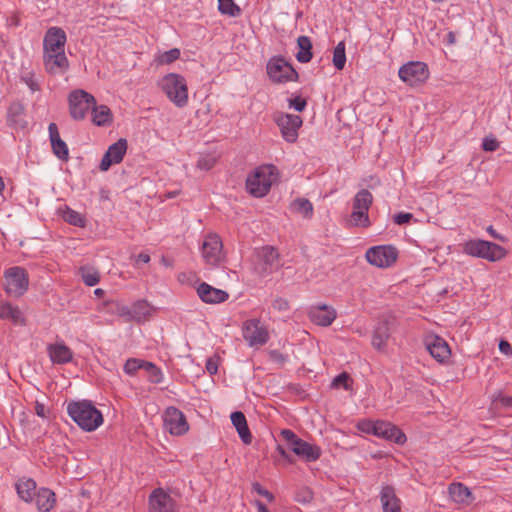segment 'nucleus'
Segmentation results:
<instances>
[{
	"instance_id": "1",
	"label": "nucleus",
	"mask_w": 512,
	"mask_h": 512,
	"mask_svg": "<svg viewBox=\"0 0 512 512\" xmlns=\"http://www.w3.org/2000/svg\"><path fill=\"white\" fill-rule=\"evenodd\" d=\"M67 35L60 27H50L43 38V64L47 73L61 75L68 71L69 60L65 53Z\"/></svg>"
},
{
	"instance_id": "2",
	"label": "nucleus",
	"mask_w": 512,
	"mask_h": 512,
	"mask_svg": "<svg viewBox=\"0 0 512 512\" xmlns=\"http://www.w3.org/2000/svg\"><path fill=\"white\" fill-rule=\"evenodd\" d=\"M279 180V171L272 164H265L255 168L246 179L247 192L256 198L266 196L271 187Z\"/></svg>"
},
{
	"instance_id": "3",
	"label": "nucleus",
	"mask_w": 512,
	"mask_h": 512,
	"mask_svg": "<svg viewBox=\"0 0 512 512\" xmlns=\"http://www.w3.org/2000/svg\"><path fill=\"white\" fill-rule=\"evenodd\" d=\"M67 412L73 421L87 432L95 431L104 421L102 413L87 400L70 402Z\"/></svg>"
},
{
	"instance_id": "4",
	"label": "nucleus",
	"mask_w": 512,
	"mask_h": 512,
	"mask_svg": "<svg viewBox=\"0 0 512 512\" xmlns=\"http://www.w3.org/2000/svg\"><path fill=\"white\" fill-rule=\"evenodd\" d=\"M158 87L176 107L183 108L188 103L186 79L177 73H168L158 81Z\"/></svg>"
},
{
	"instance_id": "5",
	"label": "nucleus",
	"mask_w": 512,
	"mask_h": 512,
	"mask_svg": "<svg viewBox=\"0 0 512 512\" xmlns=\"http://www.w3.org/2000/svg\"><path fill=\"white\" fill-rule=\"evenodd\" d=\"M463 251L467 255L483 258L490 262L499 261L503 259L507 254L506 249L502 246L493 242L479 239L470 240L464 243Z\"/></svg>"
},
{
	"instance_id": "6",
	"label": "nucleus",
	"mask_w": 512,
	"mask_h": 512,
	"mask_svg": "<svg viewBox=\"0 0 512 512\" xmlns=\"http://www.w3.org/2000/svg\"><path fill=\"white\" fill-rule=\"evenodd\" d=\"M280 434L291 450L301 459L307 462H314L320 458L322 451L318 445L302 440L289 429H283Z\"/></svg>"
},
{
	"instance_id": "7",
	"label": "nucleus",
	"mask_w": 512,
	"mask_h": 512,
	"mask_svg": "<svg viewBox=\"0 0 512 512\" xmlns=\"http://www.w3.org/2000/svg\"><path fill=\"white\" fill-rule=\"evenodd\" d=\"M29 287L27 271L20 266H14L4 271V290L12 297L22 296Z\"/></svg>"
},
{
	"instance_id": "8",
	"label": "nucleus",
	"mask_w": 512,
	"mask_h": 512,
	"mask_svg": "<svg viewBox=\"0 0 512 512\" xmlns=\"http://www.w3.org/2000/svg\"><path fill=\"white\" fill-rule=\"evenodd\" d=\"M373 202L372 194L363 189L359 191L353 199V209L349 219V223L352 226L357 227H368L370 226V220L368 211Z\"/></svg>"
},
{
	"instance_id": "9",
	"label": "nucleus",
	"mask_w": 512,
	"mask_h": 512,
	"mask_svg": "<svg viewBox=\"0 0 512 512\" xmlns=\"http://www.w3.org/2000/svg\"><path fill=\"white\" fill-rule=\"evenodd\" d=\"M200 252L206 265L216 267L224 260L223 243L216 233H208L204 236L200 246Z\"/></svg>"
},
{
	"instance_id": "10",
	"label": "nucleus",
	"mask_w": 512,
	"mask_h": 512,
	"mask_svg": "<svg viewBox=\"0 0 512 512\" xmlns=\"http://www.w3.org/2000/svg\"><path fill=\"white\" fill-rule=\"evenodd\" d=\"M279 254L270 246L258 249L254 256L253 269L259 277H266L279 268Z\"/></svg>"
},
{
	"instance_id": "11",
	"label": "nucleus",
	"mask_w": 512,
	"mask_h": 512,
	"mask_svg": "<svg viewBox=\"0 0 512 512\" xmlns=\"http://www.w3.org/2000/svg\"><path fill=\"white\" fill-rule=\"evenodd\" d=\"M267 75L274 83L296 81L298 73L293 66L281 56H274L267 62Z\"/></svg>"
},
{
	"instance_id": "12",
	"label": "nucleus",
	"mask_w": 512,
	"mask_h": 512,
	"mask_svg": "<svg viewBox=\"0 0 512 512\" xmlns=\"http://www.w3.org/2000/svg\"><path fill=\"white\" fill-rule=\"evenodd\" d=\"M69 112L74 120H83L96 104L95 97L82 89L72 91L68 96Z\"/></svg>"
},
{
	"instance_id": "13",
	"label": "nucleus",
	"mask_w": 512,
	"mask_h": 512,
	"mask_svg": "<svg viewBox=\"0 0 512 512\" xmlns=\"http://www.w3.org/2000/svg\"><path fill=\"white\" fill-rule=\"evenodd\" d=\"M430 72L426 63L411 61L402 65L398 71L399 78L411 87L423 85L429 78Z\"/></svg>"
},
{
	"instance_id": "14",
	"label": "nucleus",
	"mask_w": 512,
	"mask_h": 512,
	"mask_svg": "<svg viewBox=\"0 0 512 512\" xmlns=\"http://www.w3.org/2000/svg\"><path fill=\"white\" fill-rule=\"evenodd\" d=\"M242 336L247 344L252 348H258L265 345L269 340V331L262 324L260 319L252 318L243 322Z\"/></svg>"
},
{
	"instance_id": "15",
	"label": "nucleus",
	"mask_w": 512,
	"mask_h": 512,
	"mask_svg": "<svg viewBox=\"0 0 512 512\" xmlns=\"http://www.w3.org/2000/svg\"><path fill=\"white\" fill-rule=\"evenodd\" d=\"M365 258L372 266L389 268L396 263L398 250L392 245H377L366 251Z\"/></svg>"
},
{
	"instance_id": "16",
	"label": "nucleus",
	"mask_w": 512,
	"mask_h": 512,
	"mask_svg": "<svg viewBox=\"0 0 512 512\" xmlns=\"http://www.w3.org/2000/svg\"><path fill=\"white\" fill-rule=\"evenodd\" d=\"M274 121L280 129L283 139L294 143L298 139V130L302 126V118L298 115L277 112L274 114Z\"/></svg>"
},
{
	"instance_id": "17",
	"label": "nucleus",
	"mask_w": 512,
	"mask_h": 512,
	"mask_svg": "<svg viewBox=\"0 0 512 512\" xmlns=\"http://www.w3.org/2000/svg\"><path fill=\"white\" fill-rule=\"evenodd\" d=\"M164 427L171 434L180 436L189 430V425L185 415L179 409L168 407L163 415Z\"/></svg>"
},
{
	"instance_id": "18",
	"label": "nucleus",
	"mask_w": 512,
	"mask_h": 512,
	"mask_svg": "<svg viewBox=\"0 0 512 512\" xmlns=\"http://www.w3.org/2000/svg\"><path fill=\"white\" fill-rule=\"evenodd\" d=\"M178 507L171 495L157 488L149 496V512H177Z\"/></svg>"
},
{
	"instance_id": "19",
	"label": "nucleus",
	"mask_w": 512,
	"mask_h": 512,
	"mask_svg": "<svg viewBox=\"0 0 512 512\" xmlns=\"http://www.w3.org/2000/svg\"><path fill=\"white\" fill-rule=\"evenodd\" d=\"M128 148L127 140L124 138L119 139L117 142L110 145L102 157L99 169L103 172L108 171L112 165L122 162Z\"/></svg>"
},
{
	"instance_id": "20",
	"label": "nucleus",
	"mask_w": 512,
	"mask_h": 512,
	"mask_svg": "<svg viewBox=\"0 0 512 512\" xmlns=\"http://www.w3.org/2000/svg\"><path fill=\"white\" fill-rule=\"evenodd\" d=\"M307 314L314 324L322 327L330 326L337 318V311L335 308L326 304L310 306Z\"/></svg>"
},
{
	"instance_id": "21",
	"label": "nucleus",
	"mask_w": 512,
	"mask_h": 512,
	"mask_svg": "<svg viewBox=\"0 0 512 512\" xmlns=\"http://www.w3.org/2000/svg\"><path fill=\"white\" fill-rule=\"evenodd\" d=\"M426 348L430 355L439 363H446L450 356L451 350L448 343L437 335L428 336L425 340Z\"/></svg>"
},
{
	"instance_id": "22",
	"label": "nucleus",
	"mask_w": 512,
	"mask_h": 512,
	"mask_svg": "<svg viewBox=\"0 0 512 512\" xmlns=\"http://www.w3.org/2000/svg\"><path fill=\"white\" fill-rule=\"evenodd\" d=\"M155 312L154 307L145 300L136 301L131 307H122L121 315L131 320L143 322L150 319Z\"/></svg>"
},
{
	"instance_id": "23",
	"label": "nucleus",
	"mask_w": 512,
	"mask_h": 512,
	"mask_svg": "<svg viewBox=\"0 0 512 512\" xmlns=\"http://www.w3.org/2000/svg\"><path fill=\"white\" fill-rule=\"evenodd\" d=\"M196 292L201 301L207 304H220L229 298L225 290L215 288L206 282L200 283Z\"/></svg>"
},
{
	"instance_id": "24",
	"label": "nucleus",
	"mask_w": 512,
	"mask_h": 512,
	"mask_svg": "<svg viewBox=\"0 0 512 512\" xmlns=\"http://www.w3.org/2000/svg\"><path fill=\"white\" fill-rule=\"evenodd\" d=\"M374 436L402 445L406 442L405 434L390 422L377 420Z\"/></svg>"
},
{
	"instance_id": "25",
	"label": "nucleus",
	"mask_w": 512,
	"mask_h": 512,
	"mask_svg": "<svg viewBox=\"0 0 512 512\" xmlns=\"http://www.w3.org/2000/svg\"><path fill=\"white\" fill-rule=\"evenodd\" d=\"M447 490L450 501L458 506H469L475 499L471 490L461 482L450 483Z\"/></svg>"
},
{
	"instance_id": "26",
	"label": "nucleus",
	"mask_w": 512,
	"mask_h": 512,
	"mask_svg": "<svg viewBox=\"0 0 512 512\" xmlns=\"http://www.w3.org/2000/svg\"><path fill=\"white\" fill-rule=\"evenodd\" d=\"M47 353L53 364L63 365L73 360V351L63 341L49 344Z\"/></svg>"
},
{
	"instance_id": "27",
	"label": "nucleus",
	"mask_w": 512,
	"mask_h": 512,
	"mask_svg": "<svg viewBox=\"0 0 512 512\" xmlns=\"http://www.w3.org/2000/svg\"><path fill=\"white\" fill-rule=\"evenodd\" d=\"M48 131L54 155L60 160L67 161L69 159V149L65 141L61 139L57 125L50 123Z\"/></svg>"
},
{
	"instance_id": "28",
	"label": "nucleus",
	"mask_w": 512,
	"mask_h": 512,
	"mask_svg": "<svg viewBox=\"0 0 512 512\" xmlns=\"http://www.w3.org/2000/svg\"><path fill=\"white\" fill-rule=\"evenodd\" d=\"M383 512H401V501L392 486H383L380 492Z\"/></svg>"
},
{
	"instance_id": "29",
	"label": "nucleus",
	"mask_w": 512,
	"mask_h": 512,
	"mask_svg": "<svg viewBox=\"0 0 512 512\" xmlns=\"http://www.w3.org/2000/svg\"><path fill=\"white\" fill-rule=\"evenodd\" d=\"M230 418L242 442L244 444H250L252 442V435L247 425L245 415L240 411H236L231 414Z\"/></svg>"
},
{
	"instance_id": "30",
	"label": "nucleus",
	"mask_w": 512,
	"mask_h": 512,
	"mask_svg": "<svg viewBox=\"0 0 512 512\" xmlns=\"http://www.w3.org/2000/svg\"><path fill=\"white\" fill-rule=\"evenodd\" d=\"M34 499L39 512H49L56 503L55 493L47 488L37 490Z\"/></svg>"
},
{
	"instance_id": "31",
	"label": "nucleus",
	"mask_w": 512,
	"mask_h": 512,
	"mask_svg": "<svg viewBox=\"0 0 512 512\" xmlns=\"http://www.w3.org/2000/svg\"><path fill=\"white\" fill-rule=\"evenodd\" d=\"M92 122L99 127L109 126L113 122L111 109L106 105L95 104L91 111Z\"/></svg>"
},
{
	"instance_id": "32",
	"label": "nucleus",
	"mask_w": 512,
	"mask_h": 512,
	"mask_svg": "<svg viewBox=\"0 0 512 512\" xmlns=\"http://www.w3.org/2000/svg\"><path fill=\"white\" fill-rule=\"evenodd\" d=\"M18 496L25 502H32L36 494V483L31 478H21L16 484Z\"/></svg>"
},
{
	"instance_id": "33",
	"label": "nucleus",
	"mask_w": 512,
	"mask_h": 512,
	"mask_svg": "<svg viewBox=\"0 0 512 512\" xmlns=\"http://www.w3.org/2000/svg\"><path fill=\"white\" fill-rule=\"evenodd\" d=\"M0 319L10 320L16 325H23L25 323L19 307L4 301L0 302Z\"/></svg>"
},
{
	"instance_id": "34",
	"label": "nucleus",
	"mask_w": 512,
	"mask_h": 512,
	"mask_svg": "<svg viewBox=\"0 0 512 512\" xmlns=\"http://www.w3.org/2000/svg\"><path fill=\"white\" fill-rule=\"evenodd\" d=\"M390 338V328L387 323H380L374 330L372 336V346L382 351L385 349L387 342Z\"/></svg>"
},
{
	"instance_id": "35",
	"label": "nucleus",
	"mask_w": 512,
	"mask_h": 512,
	"mask_svg": "<svg viewBox=\"0 0 512 512\" xmlns=\"http://www.w3.org/2000/svg\"><path fill=\"white\" fill-rule=\"evenodd\" d=\"M58 212L63 220L70 225L82 228L86 224L85 217L81 213L71 209L69 206L59 208Z\"/></svg>"
},
{
	"instance_id": "36",
	"label": "nucleus",
	"mask_w": 512,
	"mask_h": 512,
	"mask_svg": "<svg viewBox=\"0 0 512 512\" xmlns=\"http://www.w3.org/2000/svg\"><path fill=\"white\" fill-rule=\"evenodd\" d=\"M290 210L307 219L312 218L314 212L312 203L308 199L302 197L296 198L291 202Z\"/></svg>"
},
{
	"instance_id": "37",
	"label": "nucleus",
	"mask_w": 512,
	"mask_h": 512,
	"mask_svg": "<svg viewBox=\"0 0 512 512\" xmlns=\"http://www.w3.org/2000/svg\"><path fill=\"white\" fill-rule=\"evenodd\" d=\"M298 52L296 59L301 63H307L312 59V43L309 37L300 36L297 39Z\"/></svg>"
},
{
	"instance_id": "38",
	"label": "nucleus",
	"mask_w": 512,
	"mask_h": 512,
	"mask_svg": "<svg viewBox=\"0 0 512 512\" xmlns=\"http://www.w3.org/2000/svg\"><path fill=\"white\" fill-rule=\"evenodd\" d=\"M218 10L221 14L230 17H238L241 14V8L234 0H218Z\"/></svg>"
},
{
	"instance_id": "39",
	"label": "nucleus",
	"mask_w": 512,
	"mask_h": 512,
	"mask_svg": "<svg viewBox=\"0 0 512 512\" xmlns=\"http://www.w3.org/2000/svg\"><path fill=\"white\" fill-rule=\"evenodd\" d=\"M181 52L178 48H173L168 51L158 53L155 56V62L158 65H169L180 58Z\"/></svg>"
},
{
	"instance_id": "40",
	"label": "nucleus",
	"mask_w": 512,
	"mask_h": 512,
	"mask_svg": "<svg viewBox=\"0 0 512 512\" xmlns=\"http://www.w3.org/2000/svg\"><path fill=\"white\" fill-rule=\"evenodd\" d=\"M346 63L345 43L339 42L333 51V65L337 70H342Z\"/></svg>"
},
{
	"instance_id": "41",
	"label": "nucleus",
	"mask_w": 512,
	"mask_h": 512,
	"mask_svg": "<svg viewBox=\"0 0 512 512\" xmlns=\"http://www.w3.org/2000/svg\"><path fill=\"white\" fill-rule=\"evenodd\" d=\"M80 274L84 283L88 286H95L100 280L98 271L93 267H82L80 269Z\"/></svg>"
},
{
	"instance_id": "42",
	"label": "nucleus",
	"mask_w": 512,
	"mask_h": 512,
	"mask_svg": "<svg viewBox=\"0 0 512 512\" xmlns=\"http://www.w3.org/2000/svg\"><path fill=\"white\" fill-rule=\"evenodd\" d=\"M352 383H353V380L350 377V375L347 372H342L341 374H339L338 376H336L333 379L331 386L333 388L343 387L345 390L348 391V390H351Z\"/></svg>"
},
{
	"instance_id": "43",
	"label": "nucleus",
	"mask_w": 512,
	"mask_h": 512,
	"mask_svg": "<svg viewBox=\"0 0 512 512\" xmlns=\"http://www.w3.org/2000/svg\"><path fill=\"white\" fill-rule=\"evenodd\" d=\"M217 162V158L212 154L201 155L197 161V168L202 171L211 170Z\"/></svg>"
},
{
	"instance_id": "44",
	"label": "nucleus",
	"mask_w": 512,
	"mask_h": 512,
	"mask_svg": "<svg viewBox=\"0 0 512 512\" xmlns=\"http://www.w3.org/2000/svg\"><path fill=\"white\" fill-rule=\"evenodd\" d=\"M145 361L136 358L128 359L124 364V372L128 375H134L140 368H144Z\"/></svg>"
},
{
	"instance_id": "45",
	"label": "nucleus",
	"mask_w": 512,
	"mask_h": 512,
	"mask_svg": "<svg viewBox=\"0 0 512 512\" xmlns=\"http://www.w3.org/2000/svg\"><path fill=\"white\" fill-rule=\"evenodd\" d=\"M376 425H377V420L373 421V420H369V419H363L357 423L356 427L362 433L374 435Z\"/></svg>"
},
{
	"instance_id": "46",
	"label": "nucleus",
	"mask_w": 512,
	"mask_h": 512,
	"mask_svg": "<svg viewBox=\"0 0 512 512\" xmlns=\"http://www.w3.org/2000/svg\"><path fill=\"white\" fill-rule=\"evenodd\" d=\"M144 369L149 372L150 380L154 383H159L162 379V373L153 363L146 362L144 364Z\"/></svg>"
},
{
	"instance_id": "47",
	"label": "nucleus",
	"mask_w": 512,
	"mask_h": 512,
	"mask_svg": "<svg viewBox=\"0 0 512 512\" xmlns=\"http://www.w3.org/2000/svg\"><path fill=\"white\" fill-rule=\"evenodd\" d=\"M272 308L278 312H286L290 309L289 301L283 297H276L272 300Z\"/></svg>"
},
{
	"instance_id": "48",
	"label": "nucleus",
	"mask_w": 512,
	"mask_h": 512,
	"mask_svg": "<svg viewBox=\"0 0 512 512\" xmlns=\"http://www.w3.org/2000/svg\"><path fill=\"white\" fill-rule=\"evenodd\" d=\"M499 147L498 141L494 137H485L482 142V148L485 151H495Z\"/></svg>"
},
{
	"instance_id": "49",
	"label": "nucleus",
	"mask_w": 512,
	"mask_h": 512,
	"mask_svg": "<svg viewBox=\"0 0 512 512\" xmlns=\"http://www.w3.org/2000/svg\"><path fill=\"white\" fill-rule=\"evenodd\" d=\"M306 101L300 97H296L289 100V107L294 108L296 111H303L306 107Z\"/></svg>"
},
{
	"instance_id": "50",
	"label": "nucleus",
	"mask_w": 512,
	"mask_h": 512,
	"mask_svg": "<svg viewBox=\"0 0 512 512\" xmlns=\"http://www.w3.org/2000/svg\"><path fill=\"white\" fill-rule=\"evenodd\" d=\"M206 369L211 374L214 375L218 371V358L211 357L207 360Z\"/></svg>"
},
{
	"instance_id": "51",
	"label": "nucleus",
	"mask_w": 512,
	"mask_h": 512,
	"mask_svg": "<svg viewBox=\"0 0 512 512\" xmlns=\"http://www.w3.org/2000/svg\"><path fill=\"white\" fill-rule=\"evenodd\" d=\"M412 214L410 213H398L394 216V222L398 225L406 224L412 219Z\"/></svg>"
},
{
	"instance_id": "52",
	"label": "nucleus",
	"mask_w": 512,
	"mask_h": 512,
	"mask_svg": "<svg viewBox=\"0 0 512 512\" xmlns=\"http://www.w3.org/2000/svg\"><path fill=\"white\" fill-rule=\"evenodd\" d=\"M254 490L261 496L265 497L269 502L274 500V496L268 490L264 489L260 484H255L253 486Z\"/></svg>"
},
{
	"instance_id": "53",
	"label": "nucleus",
	"mask_w": 512,
	"mask_h": 512,
	"mask_svg": "<svg viewBox=\"0 0 512 512\" xmlns=\"http://www.w3.org/2000/svg\"><path fill=\"white\" fill-rule=\"evenodd\" d=\"M496 401L505 408L512 407V396L499 394L496 398Z\"/></svg>"
},
{
	"instance_id": "54",
	"label": "nucleus",
	"mask_w": 512,
	"mask_h": 512,
	"mask_svg": "<svg viewBox=\"0 0 512 512\" xmlns=\"http://www.w3.org/2000/svg\"><path fill=\"white\" fill-rule=\"evenodd\" d=\"M499 350L506 356H512V346L509 342L502 340L499 343Z\"/></svg>"
},
{
	"instance_id": "55",
	"label": "nucleus",
	"mask_w": 512,
	"mask_h": 512,
	"mask_svg": "<svg viewBox=\"0 0 512 512\" xmlns=\"http://www.w3.org/2000/svg\"><path fill=\"white\" fill-rule=\"evenodd\" d=\"M35 413L41 417V418H47L48 417V410L46 409V407L44 406V404L40 403V402H36L35 403Z\"/></svg>"
},
{
	"instance_id": "56",
	"label": "nucleus",
	"mask_w": 512,
	"mask_h": 512,
	"mask_svg": "<svg viewBox=\"0 0 512 512\" xmlns=\"http://www.w3.org/2000/svg\"><path fill=\"white\" fill-rule=\"evenodd\" d=\"M150 261V256L148 253L142 252L137 256V262L148 263Z\"/></svg>"
},
{
	"instance_id": "57",
	"label": "nucleus",
	"mask_w": 512,
	"mask_h": 512,
	"mask_svg": "<svg viewBox=\"0 0 512 512\" xmlns=\"http://www.w3.org/2000/svg\"><path fill=\"white\" fill-rule=\"evenodd\" d=\"M277 451L279 452V454L284 457L285 459H287L290 463H292V460L291 458L289 457V455L287 454V452L285 451V449L281 446H278L277 447Z\"/></svg>"
},
{
	"instance_id": "58",
	"label": "nucleus",
	"mask_w": 512,
	"mask_h": 512,
	"mask_svg": "<svg viewBox=\"0 0 512 512\" xmlns=\"http://www.w3.org/2000/svg\"><path fill=\"white\" fill-rule=\"evenodd\" d=\"M256 507L258 512H269L266 506L260 501H256Z\"/></svg>"
},
{
	"instance_id": "59",
	"label": "nucleus",
	"mask_w": 512,
	"mask_h": 512,
	"mask_svg": "<svg viewBox=\"0 0 512 512\" xmlns=\"http://www.w3.org/2000/svg\"><path fill=\"white\" fill-rule=\"evenodd\" d=\"M28 86L30 87V89H31L32 91H36V90H38V89H39V88H38V85H37L34 81H32V80H31L30 82H28Z\"/></svg>"
},
{
	"instance_id": "60",
	"label": "nucleus",
	"mask_w": 512,
	"mask_h": 512,
	"mask_svg": "<svg viewBox=\"0 0 512 512\" xmlns=\"http://www.w3.org/2000/svg\"><path fill=\"white\" fill-rule=\"evenodd\" d=\"M488 232L490 233L491 236H493L494 238H499L498 235L495 233V231L493 230L492 227H489L488 228Z\"/></svg>"
},
{
	"instance_id": "61",
	"label": "nucleus",
	"mask_w": 512,
	"mask_h": 512,
	"mask_svg": "<svg viewBox=\"0 0 512 512\" xmlns=\"http://www.w3.org/2000/svg\"><path fill=\"white\" fill-rule=\"evenodd\" d=\"M4 187H5L4 181H3L2 177L0 176V192L3 191Z\"/></svg>"
},
{
	"instance_id": "62",
	"label": "nucleus",
	"mask_w": 512,
	"mask_h": 512,
	"mask_svg": "<svg viewBox=\"0 0 512 512\" xmlns=\"http://www.w3.org/2000/svg\"><path fill=\"white\" fill-rule=\"evenodd\" d=\"M101 292H102V290H101V289H96V290H95V293H96V294H100Z\"/></svg>"
}]
</instances>
